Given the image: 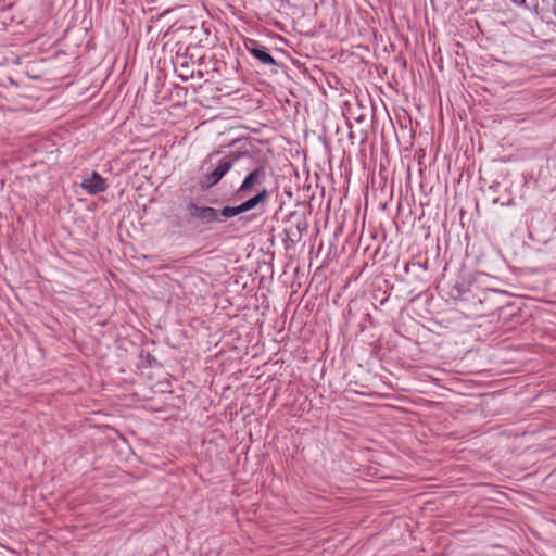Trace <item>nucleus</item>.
Wrapping results in <instances>:
<instances>
[{"instance_id":"nucleus-1","label":"nucleus","mask_w":556,"mask_h":556,"mask_svg":"<svg viewBox=\"0 0 556 556\" xmlns=\"http://www.w3.org/2000/svg\"><path fill=\"white\" fill-rule=\"evenodd\" d=\"M240 159L239 153H231L223 157L214 170L204 176V186L212 188L233 167L236 161Z\"/></svg>"},{"instance_id":"nucleus-2","label":"nucleus","mask_w":556,"mask_h":556,"mask_svg":"<svg viewBox=\"0 0 556 556\" xmlns=\"http://www.w3.org/2000/svg\"><path fill=\"white\" fill-rule=\"evenodd\" d=\"M266 179V167L264 165L256 166L249 175L243 179L241 186L237 190L239 198H244L262 184Z\"/></svg>"},{"instance_id":"nucleus-3","label":"nucleus","mask_w":556,"mask_h":556,"mask_svg":"<svg viewBox=\"0 0 556 556\" xmlns=\"http://www.w3.org/2000/svg\"><path fill=\"white\" fill-rule=\"evenodd\" d=\"M189 214L201 220L202 224H211L217 220L218 211L210 206H198L194 203H189L187 206Z\"/></svg>"},{"instance_id":"nucleus-4","label":"nucleus","mask_w":556,"mask_h":556,"mask_svg":"<svg viewBox=\"0 0 556 556\" xmlns=\"http://www.w3.org/2000/svg\"><path fill=\"white\" fill-rule=\"evenodd\" d=\"M106 187L108 185L105 180L97 172H93L90 178H87L81 182V188L89 194L103 192Z\"/></svg>"},{"instance_id":"nucleus-5","label":"nucleus","mask_w":556,"mask_h":556,"mask_svg":"<svg viewBox=\"0 0 556 556\" xmlns=\"http://www.w3.org/2000/svg\"><path fill=\"white\" fill-rule=\"evenodd\" d=\"M269 194L270 192L266 188L260 189L254 197L241 203L243 213L255 208L260 204L265 203L269 198Z\"/></svg>"},{"instance_id":"nucleus-6","label":"nucleus","mask_w":556,"mask_h":556,"mask_svg":"<svg viewBox=\"0 0 556 556\" xmlns=\"http://www.w3.org/2000/svg\"><path fill=\"white\" fill-rule=\"evenodd\" d=\"M250 53L256 58L262 64L276 65L275 59L266 51L264 47L253 42V46L248 48Z\"/></svg>"},{"instance_id":"nucleus-7","label":"nucleus","mask_w":556,"mask_h":556,"mask_svg":"<svg viewBox=\"0 0 556 556\" xmlns=\"http://www.w3.org/2000/svg\"><path fill=\"white\" fill-rule=\"evenodd\" d=\"M243 213L241 204L238 206H225L222 208L220 214L225 218H230Z\"/></svg>"},{"instance_id":"nucleus-8","label":"nucleus","mask_w":556,"mask_h":556,"mask_svg":"<svg viewBox=\"0 0 556 556\" xmlns=\"http://www.w3.org/2000/svg\"><path fill=\"white\" fill-rule=\"evenodd\" d=\"M511 1H513L514 3H516V4H519V5L525 4V3H526V0H511Z\"/></svg>"}]
</instances>
